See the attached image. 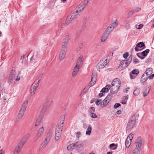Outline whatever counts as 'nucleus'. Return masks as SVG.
<instances>
[{
  "label": "nucleus",
  "instance_id": "nucleus-1",
  "mask_svg": "<svg viewBox=\"0 0 154 154\" xmlns=\"http://www.w3.org/2000/svg\"><path fill=\"white\" fill-rule=\"evenodd\" d=\"M121 82L118 78L114 79L111 83L112 88H111V92L113 94L116 93L119 90Z\"/></svg>",
  "mask_w": 154,
  "mask_h": 154
},
{
  "label": "nucleus",
  "instance_id": "nucleus-2",
  "mask_svg": "<svg viewBox=\"0 0 154 154\" xmlns=\"http://www.w3.org/2000/svg\"><path fill=\"white\" fill-rule=\"evenodd\" d=\"M136 116L133 114L131 116V118L128 122L126 128L127 130H131L136 125Z\"/></svg>",
  "mask_w": 154,
  "mask_h": 154
},
{
  "label": "nucleus",
  "instance_id": "nucleus-3",
  "mask_svg": "<svg viewBox=\"0 0 154 154\" xmlns=\"http://www.w3.org/2000/svg\"><path fill=\"white\" fill-rule=\"evenodd\" d=\"M52 136V134L49 132L47 134L46 138L43 141L42 143L39 148V151L42 150L47 146L50 141Z\"/></svg>",
  "mask_w": 154,
  "mask_h": 154
},
{
  "label": "nucleus",
  "instance_id": "nucleus-4",
  "mask_svg": "<svg viewBox=\"0 0 154 154\" xmlns=\"http://www.w3.org/2000/svg\"><path fill=\"white\" fill-rule=\"evenodd\" d=\"M28 138L29 137L28 135L24 136L18 143L15 149L20 151Z\"/></svg>",
  "mask_w": 154,
  "mask_h": 154
},
{
  "label": "nucleus",
  "instance_id": "nucleus-5",
  "mask_svg": "<svg viewBox=\"0 0 154 154\" xmlns=\"http://www.w3.org/2000/svg\"><path fill=\"white\" fill-rule=\"evenodd\" d=\"M62 129V126L59 125H57L55 135V139L57 141L60 138Z\"/></svg>",
  "mask_w": 154,
  "mask_h": 154
},
{
  "label": "nucleus",
  "instance_id": "nucleus-6",
  "mask_svg": "<svg viewBox=\"0 0 154 154\" xmlns=\"http://www.w3.org/2000/svg\"><path fill=\"white\" fill-rule=\"evenodd\" d=\"M28 104V101H25L23 104L19 113L17 116V117L21 119L23 116L24 113L26 111V108Z\"/></svg>",
  "mask_w": 154,
  "mask_h": 154
},
{
  "label": "nucleus",
  "instance_id": "nucleus-7",
  "mask_svg": "<svg viewBox=\"0 0 154 154\" xmlns=\"http://www.w3.org/2000/svg\"><path fill=\"white\" fill-rule=\"evenodd\" d=\"M88 2V0H85L81 3L77 8V10L76 11V12L78 13L82 12L87 5Z\"/></svg>",
  "mask_w": 154,
  "mask_h": 154
},
{
  "label": "nucleus",
  "instance_id": "nucleus-8",
  "mask_svg": "<svg viewBox=\"0 0 154 154\" xmlns=\"http://www.w3.org/2000/svg\"><path fill=\"white\" fill-rule=\"evenodd\" d=\"M109 61L107 59L105 60H100L97 64L96 67L97 69H100L103 68L109 63Z\"/></svg>",
  "mask_w": 154,
  "mask_h": 154
},
{
  "label": "nucleus",
  "instance_id": "nucleus-9",
  "mask_svg": "<svg viewBox=\"0 0 154 154\" xmlns=\"http://www.w3.org/2000/svg\"><path fill=\"white\" fill-rule=\"evenodd\" d=\"M77 13L75 12H72L69 14L67 18H66V25L69 24L71 21L73 20L76 17Z\"/></svg>",
  "mask_w": 154,
  "mask_h": 154
},
{
  "label": "nucleus",
  "instance_id": "nucleus-10",
  "mask_svg": "<svg viewBox=\"0 0 154 154\" xmlns=\"http://www.w3.org/2000/svg\"><path fill=\"white\" fill-rule=\"evenodd\" d=\"M67 50V48L65 47L64 46H62L59 54L60 60H62L65 58Z\"/></svg>",
  "mask_w": 154,
  "mask_h": 154
},
{
  "label": "nucleus",
  "instance_id": "nucleus-11",
  "mask_svg": "<svg viewBox=\"0 0 154 154\" xmlns=\"http://www.w3.org/2000/svg\"><path fill=\"white\" fill-rule=\"evenodd\" d=\"M118 23L116 22L111 24L106 29L104 32L109 35L113 29L118 25Z\"/></svg>",
  "mask_w": 154,
  "mask_h": 154
},
{
  "label": "nucleus",
  "instance_id": "nucleus-12",
  "mask_svg": "<svg viewBox=\"0 0 154 154\" xmlns=\"http://www.w3.org/2000/svg\"><path fill=\"white\" fill-rule=\"evenodd\" d=\"M74 145L75 148L81 154L84 152V149L83 147V145L80 143L79 142H76L74 143Z\"/></svg>",
  "mask_w": 154,
  "mask_h": 154
},
{
  "label": "nucleus",
  "instance_id": "nucleus-13",
  "mask_svg": "<svg viewBox=\"0 0 154 154\" xmlns=\"http://www.w3.org/2000/svg\"><path fill=\"white\" fill-rule=\"evenodd\" d=\"M143 143L141 137H138L135 141L136 148L141 149Z\"/></svg>",
  "mask_w": 154,
  "mask_h": 154
},
{
  "label": "nucleus",
  "instance_id": "nucleus-14",
  "mask_svg": "<svg viewBox=\"0 0 154 154\" xmlns=\"http://www.w3.org/2000/svg\"><path fill=\"white\" fill-rule=\"evenodd\" d=\"M39 85L38 83L34 82L30 88V90L31 95H33L36 91L37 88L38 87Z\"/></svg>",
  "mask_w": 154,
  "mask_h": 154
},
{
  "label": "nucleus",
  "instance_id": "nucleus-15",
  "mask_svg": "<svg viewBox=\"0 0 154 154\" xmlns=\"http://www.w3.org/2000/svg\"><path fill=\"white\" fill-rule=\"evenodd\" d=\"M126 61V60H124L121 62L120 65L118 67V69L119 70H123L128 66Z\"/></svg>",
  "mask_w": 154,
  "mask_h": 154
},
{
  "label": "nucleus",
  "instance_id": "nucleus-16",
  "mask_svg": "<svg viewBox=\"0 0 154 154\" xmlns=\"http://www.w3.org/2000/svg\"><path fill=\"white\" fill-rule=\"evenodd\" d=\"M44 132V127H42L40 128L38 130L37 133V136L36 139L34 141H36L39 138H40Z\"/></svg>",
  "mask_w": 154,
  "mask_h": 154
},
{
  "label": "nucleus",
  "instance_id": "nucleus-17",
  "mask_svg": "<svg viewBox=\"0 0 154 154\" xmlns=\"http://www.w3.org/2000/svg\"><path fill=\"white\" fill-rule=\"evenodd\" d=\"M84 60L83 56L81 55L78 58L76 66H77L79 67H81L83 63V60Z\"/></svg>",
  "mask_w": 154,
  "mask_h": 154
},
{
  "label": "nucleus",
  "instance_id": "nucleus-18",
  "mask_svg": "<svg viewBox=\"0 0 154 154\" xmlns=\"http://www.w3.org/2000/svg\"><path fill=\"white\" fill-rule=\"evenodd\" d=\"M70 38L69 36L68 35H66L65 38L63 40L62 46H64L65 47L67 48V43L69 40Z\"/></svg>",
  "mask_w": 154,
  "mask_h": 154
},
{
  "label": "nucleus",
  "instance_id": "nucleus-19",
  "mask_svg": "<svg viewBox=\"0 0 154 154\" xmlns=\"http://www.w3.org/2000/svg\"><path fill=\"white\" fill-rule=\"evenodd\" d=\"M150 90V87L146 86L143 91V95L144 97L147 96L149 94Z\"/></svg>",
  "mask_w": 154,
  "mask_h": 154
},
{
  "label": "nucleus",
  "instance_id": "nucleus-20",
  "mask_svg": "<svg viewBox=\"0 0 154 154\" xmlns=\"http://www.w3.org/2000/svg\"><path fill=\"white\" fill-rule=\"evenodd\" d=\"M149 76H148L144 73L142 75L140 79V82L143 84L146 82L149 78Z\"/></svg>",
  "mask_w": 154,
  "mask_h": 154
},
{
  "label": "nucleus",
  "instance_id": "nucleus-21",
  "mask_svg": "<svg viewBox=\"0 0 154 154\" xmlns=\"http://www.w3.org/2000/svg\"><path fill=\"white\" fill-rule=\"evenodd\" d=\"M139 73V71L137 69H135L133 70L132 71V72H131L130 76L131 78L132 79H134V77L133 76V75H137Z\"/></svg>",
  "mask_w": 154,
  "mask_h": 154
},
{
  "label": "nucleus",
  "instance_id": "nucleus-22",
  "mask_svg": "<svg viewBox=\"0 0 154 154\" xmlns=\"http://www.w3.org/2000/svg\"><path fill=\"white\" fill-rule=\"evenodd\" d=\"M109 100L105 98L101 103V107L103 108L109 102Z\"/></svg>",
  "mask_w": 154,
  "mask_h": 154
},
{
  "label": "nucleus",
  "instance_id": "nucleus-23",
  "mask_svg": "<svg viewBox=\"0 0 154 154\" xmlns=\"http://www.w3.org/2000/svg\"><path fill=\"white\" fill-rule=\"evenodd\" d=\"M153 72V69L152 68H149L147 69L144 73L148 76L150 75Z\"/></svg>",
  "mask_w": 154,
  "mask_h": 154
},
{
  "label": "nucleus",
  "instance_id": "nucleus-24",
  "mask_svg": "<svg viewBox=\"0 0 154 154\" xmlns=\"http://www.w3.org/2000/svg\"><path fill=\"white\" fill-rule=\"evenodd\" d=\"M109 35L104 32L103 34L101 37V42H104L108 38Z\"/></svg>",
  "mask_w": 154,
  "mask_h": 154
},
{
  "label": "nucleus",
  "instance_id": "nucleus-25",
  "mask_svg": "<svg viewBox=\"0 0 154 154\" xmlns=\"http://www.w3.org/2000/svg\"><path fill=\"white\" fill-rule=\"evenodd\" d=\"M42 119V116H40L37 118L35 124L36 127L38 126L40 124Z\"/></svg>",
  "mask_w": 154,
  "mask_h": 154
},
{
  "label": "nucleus",
  "instance_id": "nucleus-26",
  "mask_svg": "<svg viewBox=\"0 0 154 154\" xmlns=\"http://www.w3.org/2000/svg\"><path fill=\"white\" fill-rule=\"evenodd\" d=\"M43 75L42 74H39L38 76H37L34 82H35L36 83H38V84L39 85V82L41 80L42 78V77Z\"/></svg>",
  "mask_w": 154,
  "mask_h": 154
},
{
  "label": "nucleus",
  "instance_id": "nucleus-27",
  "mask_svg": "<svg viewBox=\"0 0 154 154\" xmlns=\"http://www.w3.org/2000/svg\"><path fill=\"white\" fill-rule=\"evenodd\" d=\"M46 106L44 104L43 105L40 112V114L41 115H42L44 114L46 110Z\"/></svg>",
  "mask_w": 154,
  "mask_h": 154
},
{
  "label": "nucleus",
  "instance_id": "nucleus-28",
  "mask_svg": "<svg viewBox=\"0 0 154 154\" xmlns=\"http://www.w3.org/2000/svg\"><path fill=\"white\" fill-rule=\"evenodd\" d=\"M92 128L90 126V125L88 127L86 132V134L90 135L91 132Z\"/></svg>",
  "mask_w": 154,
  "mask_h": 154
},
{
  "label": "nucleus",
  "instance_id": "nucleus-29",
  "mask_svg": "<svg viewBox=\"0 0 154 154\" xmlns=\"http://www.w3.org/2000/svg\"><path fill=\"white\" fill-rule=\"evenodd\" d=\"M91 83H89L88 86L85 87L82 90V92L84 93H85L91 87H92V85H91Z\"/></svg>",
  "mask_w": 154,
  "mask_h": 154
},
{
  "label": "nucleus",
  "instance_id": "nucleus-30",
  "mask_svg": "<svg viewBox=\"0 0 154 154\" xmlns=\"http://www.w3.org/2000/svg\"><path fill=\"white\" fill-rule=\"evenodd\" d=\"M131 143V140L126 139L125 141V145L126 147H128L129 146Z\"/></svg>",
  "mask_w": 154,
  "mask_h": 154
},
{
  "label": "nucleus",
  "instance_id": "nucleus-31",
  "mask_svg": "<svg viewBox=\"0 0 154 154\" xmlns=\"http://www.w3.org/2000/svg\"><path fill=\"white\" fill-rule=\"evenodd\" d=\"M125 28L126 29H128L130 28V22L129 20H127L125 21Z\"/></svg>",
  "mask_w": 154,
  "mask_h": 154
},
{
  "label": "nucleus",
  "instance_id": "nucleus-32",
  "mask_svg": "<svg viewBox=\"0 0 154 154\" xmlns=\"http://www.w3.org/2000/svg\"><path fill=\"white\" fill-rule=\"evenodd\" d=\"M149 49H147L146 50L142 52L141 53L142 55L144 57L146 56L147 54L149 53Z\"/></svg>",
  "mask_w": 154,
  "mask_h": 154
},
{
  "label": "nucleus",
  "instance_id": "nucleus-33",
  "mask_svg": "<svg viewBox=\"0 0 154 154\" xmlns=\"http://www.w3.org/2000/svg\"><path fill=\"white\" fill-rule=\"evenodd\" d=\"M140 88H136L133 92V94L134 95H137L140 93Z\"/></svg>",
  "mask_w": 154,
  "mask_h": 154
},
{
  "label": "nucleus",
  "instance_id": "nucleus-34",
  "mask_svg": "<svg viewBox=\"0 0 154 154\" xmlns=\"http://www.w3.org/2000/svg\"><path fill=\"white\" fill-rule=\"evenodd\" d=\"M112 93H111L110 92V93L106 97V99H107L108 100L110 101L112 99V94H113Z\"/></svg>",
  "mask_w": 154,
  "mask_h": 154
},
{
  "label": "nucleus",
  "instance_id": "nucleus-35",
  "mask_svg": "<svg viewBox=\"0 0 154 154\" xmlns=\"http://www.w3.org/2000/svg\"><path fill=\"white\" fill-rule=\"evenodd\" d=\"M137 46L138 47V48H142L143 47H144L145 48V44L143 42H140L138 43L137 44Z\"/></svg>",
  "mask_w": 154,
  "mask_h": 154
},
{
  "label": "nucleus",
  "instance_id": "nucleus-36",
  "mask_svg": "<svg viewBox=\"0 0 154 154\" xmlns=\"http://www.w3.org/2000/svg\"><path fill=\"white\" fill-rule=\"evenodd\" d=\"M140 149L135 148L133 150V154H140Z\"/></svg>",
  "mask_w": 154,
  "mask_h": 154
},
{
  "label": "nucleus",
  "instance_id": "nucleus-37",
  "mask_svg": "<svg viewBox=\"0 0 154 154\" xmlns=\"http://www.w3.org/2000/svg\"><path fill=\"white\" fill-rule=\"evenodd\" d=\"M65 119V116L64 115H61L60 116V123L63 125V122Z\"/></svg>",
  "mask_w": 154,
  "mask_h": 154
},
{
  "label": "nucleus",
  "instance_id": "nucleus-38",
  "mask_svg": "<svg viewBox=\"0 0 154 154\" xmlns=\"http://www.w3.org/2000/svg\"><path fill=\"white\" fill-rule=\"evenodd\" d=\"M75 147L74 143L71 144L69 146H67V150H68L73 149V147Z\"/></svg>",
  "mask_w": 154,
  "mask_h": 154
},
{
  "label": "nucleus",
  "instance_id": "nucleus-39",
  "mask_svg": "<svg viewBox=\"0 0 154 154\" xmlns=\"http://www.w3.org/2000/svg\"><path fill=\"white\" fill-rule=\"evenodd\" d=\"M93 112H90V116L93 118H96L97 116V115L93 113Z\"/></svg>",
  "mask_w": 154,
  "mask_h": 154
},
{
  "label": "nucleus",
  "instance_id": "nucleus-40",
  "mask_svg": "<svg viewBox=\"0 0 154 154\" xmlns=\"http://www.w3.org/2000/svg\"><path fill=\"white\" fill-rule=\"evenodd\" d=\"M102 101V100L101 99L97 100L95 101V104L97 106H99L100 104V106L101 107V103Z\"/></svg>",
  "mask_w": 154,
  "mask_h": 154
},
{
  "label": "nucleus",
  "instance_id": "nucleus-41",
  "mask_svg": "<svg viewBox=\"0 0 154 154\" xmlns=\"http://www.w3.org/2000/svg\"><path fill=\"white\" fill-rule=\"evenodd\" d=\"M13 77L11 76H9V77L8 79V83L9 85L11 84L13 80Z\"/></svg>",
  "mask_w": 154,
  "mask_h": 154
},
{
  "label": "nucleus",
  "instance_id": "nucleus-42",
  "mask_svg": "<svg viewBox=\"0 0 154 154\" xmlns=\"http://www.w3.org/2000/svg\"><path fill=\"white\" fill-rule=\"evenodd\" d=\"M97 80V79H91V80L89 83L91 84V85H92V86L94 85L95 83Z\"/></svg>",
  "mask_w": 154,
  "mask_h": 154
},
{
  "label": "nucleus",
  "instance_id": "nucleus-43",
  "mask_svg": "<svg viewBox=\"0 0 154 154\" xmlns=\"http://www.w3.org/2000/svg\"><path fill=\"white\" fill-rule=\"evenodd\" d=\"M80 68L75 65L73 71L78 73L79 70Z\"/></svg>",
  "mask_w": 154,
  "mask_h": 154
},
{
  "label": "nucleus",
  "instance_id": "nucleus-44",
  "mask_svg": "<svg viewBox=\"0 0 154 154\" xmlns=\"http://www.w3.org/2000/svg\"><path fill=\"white\" fill-rule=\"evenodd\" d=\"M133 62L134 64H136L139 63V61L138 59L137 58H134L133 60Z\"/></svg>",
  "mask_w": 154,
  "mask_h": 154
},
{
  "label": "nucleus",
  "instance_id": "nucleus-45",
  "mask_svg": "<svg viewBox=\"0 0 154 154\" xmlns=\"http://www.w3.org/2000/svg\"><path fill=\"white\" fill-rule=\"evenodd\" d=\"M108 89L107 88H103L101 90V92L102 93H105L108 92Z\"/></svg>",
  "mask_w": 154,
  "mask_h": 154
},
{
  "label": "nucleus",
  "instance_id": "nucleus-46",
  "mask_svg": "<svg viewBox=\"0 0 154 154\" xmlns=\"http://www.w3.org/2000/svg\"><path fill=\"white\" fill-rule=\"evenodd\" d=\"M133 134L132 133H131L129 134V135L127 137V139L131 140L133 137Z\"/></svg>",
  "mask_w": 154,
  "mask_h": 154
},
{
  "label": "nucleus",
  "instance_id": "nucleus-47",
  "mask_svg": "<svg viewBox=\"0 0 154 154\" xmlns=\"http://www.w3.org/2000/svg\"><path fill=\"white\" fill-rule=\"evenodd\" d=\"M91 78L93 79H97V75L96 73L94 72L92 73Z\"/></svg>",
  "mask_w": 154,
  "mask_h": 154
},
{
  "label": "nucleus",
  "instance_id": "nucleus-48",
  "mask_svg": "<svg viewBox=\"0 0 154 154\" xmlns=\"http://www.w3.org/2000/svg\"><path fill=\"white\" fill-rule=\"evenodd\" d=\"M143 26V25L142 24H140L139 25H136V27L137 29H140Z\"/></svg>",
  "mask_w": 154,
  "mask_h": 154
},
{
  "label": "nucleus",
  "instance_id": "nucleus-49",
  "mask_svg": "<svg viewBox=\"0 0 154 154\" xmlns=\"http://www.w3.org/2000/svg\"><path fill=\"white\" fill-rule=\"evenodd\" d=\"M15 73V70L14 69H12L11 72V73H10L9 76H11L14 77V75Z\"/></svg>",
  "mask_w": 154,
  "mask_h": 154
},
{
  "label": "nucleus",
  "instance_id": "nucleus-50",
  "mask_svg": "<svg viewBox=\"0 0 154 154\" xmlns=\"http://www.w3.org/2000/svg\"><path fill=\"white\" fill-rule=\"evenodd\" d=\"M126 60V62L128 66L132 61V60L130 59V58H128L127 60Z\"/></svg>",
  "mask_w": 154,
  "mask_h": 154
},
{
  "label": "nucleus",
  "instance_id": "nucleus-51",
  "mask_svg": "<svg viewBox=\"0 0 154 154\" xmlns=\"http://www.w3.org/2000/svg\"><path fill=\"white\" fill-rule=\"evenodd\" d=\"M121 106V104L119 103H116L115 104L114 106V107L115 108H117L119 106Z\"/></svg>",
  "mask_w": 154,
  "mask_h": 154
},
{
  "label": "nucleus",
  "instance_id": "nucleus-52",
  "mask_svg": "<svg viewBox=\"0 0 154 154\" xmlns=\"http://www.w3.org/2000/svg\"><path fill=\"white\" fill-rule=\"evenodd\" d=\"M21 119L17 117L16 119L14 120V122L15 123H18L19 122Z\"/></svg>",
  "mask_w": 154,
  "mask_h": 154
},
{
  "label": "nucleus",
  "instance_id": "nucleus-53",
  "mask_svg": "<svg viewBox=\"0 0 154 154\" xmlns=\"http://www.w3.org/2000/svg\"><path fill=\"white\" fill-rule=\"evenodd\" d=\"M128 55V53L126 52L123 55V57L124 58L126 59Z\"/></svg>",
  "mask_w": 154,
  "mask_h": 154
},
{
  "label": "nucleus",
  "instance_id": "nucleus-54",
  "mask_svg": "<svg viewBox=\"0 0 154 154\" xmlns=\"http://www.w3.org/2000/svg\"><path fill=\"white\" fill-rule=\"evenodd\" d=\"M19 152L20 151L15 149L14 150V151L13 154H19Z\"/></svg>",
  "mask_w": 154,
  "mask_h": 154
},
{
  "label": "nucleus",
  "instance_id": "nucleus-55",
  "mask_svg": "<svg viewBox=\"0 0 154 154\" xmlns=\"http://www.w3.org/2000/svg\"><path fill=\"white\" fill-rule=\"evenodd\" d=\"M76 134H77V135L76 136V137L78 138H79L80 137L79 135H81V133L80 132L78 131L76 133Z\"/></svg>",
  "mask_w": 154,
  "mask_h": 154
},
{
  "label": "nucleus",
  "instance_id": "nucleus-56",
  "mask_svg": "<svg viewBox=\"0 0 154 154\" xmlns=\"http://www.w3.org/2000/svg\"><path fill=\"white\" fill-rule=\"evenodd\" d=\"M115 146V144L114 143H112L109 145V146L110 148H112V149H116V147L115 148H112V147Z\"/></svg>",
  "mask_w": 154,
  "mask_h": 154
},
{
  "label": "nucleus",
  "instance_id": "nucleus-57",
  "mask_svg": "<svg viewBox=\"0 0 154 154\" xmlns=\"http://www.w3.org/2000/svg\"><path fill=\"white\" fill-rule=\"evenodd\" d=\"M78 72H75L74 71H73L72 73V76L73 77L75 76L77 74Z\"/></svg>",
  "mask_w": 154,
  "mask_h": 154
},
{
  "label": "nucleus",
  "instance_id": "nucleus-58",
  "mask_svg": "<svg viewBox=\"0 0 154 154\" xmlns=\"http://www.w3.org/2000/svg\"><path fill=\"white\" fill-rule=\"evenodd\" d=\"M149 79H152L154 77V74H152V75H149Z\"/></svg>",
  "mask_w": 154,
  "mask_h": 154
},
{
  "label": "nucleus",
  "instance_id": "nucleus-59",
  "mask_svg": "<svg viewBox=\"0 0 154 154\" xmlns=\"http://www.w3.org/2000/svg\"><path fill=\"white\" fill-rule=\"evenodd\" d=\"M134 12L133 11H131L128 13V15L129 16H131L134 14Z\"/></svg>",
  "mask_w": 154,
  "mask_h": 154
},
{
  "label": "nucleus",
  "instance_id": "nucleus-60",
  "mask_svg": "<svg viewBox=\"0 0 154 154\" xmlns=\"http://www.w3.org/2000/svg\"><path fill=\"white\" fill-rule=\"evenodd\" d=\"M140 10H141V8H136L135 9L134 11L135 12H138L139 11H140Z\"/></svg>",
  "mask_w": 154,
  "mask_h": 154
},
{
  "label": "nucleus",
  "instance_id": "nucleus-61",
  "mask_svg": "<svg viewBox=\"0 0 154 154\" xmlns=\"http://www.w3.org/2000/svg\"><path fill=\"white\" fill-rule=\"evenodd\" d=\"M105 88H108L109 90L110 89H111V88H112V87H111L110 85H107L106 86Z\"/></svg>",
  "mask_w": 154,
  "mask_h": 154
},
{
  "label": "nucleus",
  "instance_id": "nucleus-62",
  "mask_svg": "<svg viewBox=\"0 0 154 154\" xmlns=\"http://www.w3.org/2000/svg\"><path fill=\"white\" fill-rule=\"evenodd\" d=\"M113 55V53H110L109 54V59H110V58H111L112 57Z\"/></svg>",
  "mask_w": 154,
  "mask_h": 154
},
{
  "label": "nucleus",
  "instance_id": "nucleus-63",
  "mask_svg": "<svg viewBox=\"0 0 154 154\" xmlns=\"http://www.w3.org/2000/svg\"><path fill=\"white\" fill-rule=\"evenodd\" d=\"M138 48V47L137 46V45H136L135 48V50L136 51H139V50Z\"/></svg>",
  "mask_w": 154,
  "mask_h": 154
},
{
  "label": "nucleus",
  "instance_id": "nucleus-64",
  "mask_svg": "<svg viewBox=\"0 0 154 154\" xmlns=\"http://www.w3.org/2000/svg\"><path fill=\"white\" fill-rule=\"evenodd\" d=\"M90 110H91L92 111L91 112H94L95 111V108L94 107H92L90 108Z\"/></svg>",
  "mask_w": 154,
  "mask_h": 154
}]
</instances>
